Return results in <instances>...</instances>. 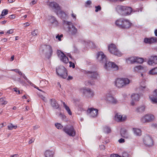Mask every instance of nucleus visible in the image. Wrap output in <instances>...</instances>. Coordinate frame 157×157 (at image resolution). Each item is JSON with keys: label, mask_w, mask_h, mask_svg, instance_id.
Listing matches in <instances>:
<instances>
[{"label": "nucleus", "mask_w": 157, "mask_h": 157, "mask_svg": "<svg viewBox=\"0 0 157 157\" xmlns=\"http://www.w3.org/2000/svg\"><path fill=\"white\" fill-rule=\"evenodd\" d=\"M80 91L88 97H92L94 95L93 91L89 88H82L80 89Z\"/></svg>", "instance_id": "12"}, {"label": "nucleus", "mask_w": 157, "mask_h": 157, "mask_svg": "<svg viewBox=\"0 0 157 157\" xmlns=\"http://www.w3.org/2000/svg\"><path fill=\"white\" fill-rule=\"evenodd\" d=\"M83 106V104L81 103L79 105H78V111H80L81 112L84 111V109L82 107Z\"/></svg>", "instance_id": "39"}, {"label": "nucleus", "mask_w": 157, "mask_h": 157, "mask_svg": "<svg viewBox=\"0 0 157 157\" xmlns=\"http://www.w3.org/2000/svg\"><path fill=\"white\" fill-rule=\"evenodd\" d=\"M17 127L16 125H13L12 124H10V125H8V129L9 130H12L13 128L15 129L17 128Z\"/></svg>", "instance_id": "34"}, {"label": "nucleus", "mask_w": 157, "mask_h": 157, "mask_svg": "<svg viewBox=\"0 0 157 157\" xmlns=\"http://www.w3.org/2000/svg\"><path fill=\"white\" fill-rule=\"evenodd\" d=\"M63 131L66 134L70 136H74L75 134V131L72 126L67 125L63 128Z\"/></svg>", "instance_id": "8"}, {"label": "nucleus", "mask_w": 157, "mask_h": 157, "mask_svg": "<svg viewBox=\"0 0 157 157\" xmlns=\"http://www.w3.org/2000/svg\"><path fill=\"white\" fill-rule=\"evenodd\" d=\"M13 90H14V91L15 92L17 93L18 94H21L20 92V91L18 90L17 88H14Z\"/></svg>", "instance_id": "46"}, {"label": "nucleus", "mask_w": 157, "mask_h": 157, "mask_svg": "<svg viewBox=\"0 0 157 157\" xmlns=\"http://www.w3.org/2000/svg\"><path fill=\"white\" fill-rule=\"evenodd\" d=\"M34 141V139H33H33H32L29 141V144H31Z\"/></svg>", "instance_id": "58"}, {"label": "nucleus", "mask_w": 157, "mask_h": 157, "mask_svg": "<svg viewBox=\"0 0 157 157\" xmlns=\"http://www.w3.org/2000/svg\"><path fill=\"white\" fill-rule=\"evenodd\" d=\"M128 60L131 63L136 62V57H132L128 58Z\"/></svg>", "instance_id": "32"}, {"label": "nucleus", "mask_w": 157, "mask_h": 157, "mask_svg": "<svg viewBox=\"0 0 157 157\" xmlns=\"http://www.w3.org/2000/svg\"><path fill=\"white\" fill-rule=\"evenodd\" d=\"M95 8L96 9L95 10V11L96 12H98L99 11H100L101 9V7L100 6H95Z\"/></svg>", "instance_id": "42"}, {"label": "nucleus", "mask_w": 157, "mask_h": 157, "mask_svg": "<svg viewBox=\"0 0 157 157\" xmlns=\"http://www.w3.org/2000/svg\"><path fill=\"white\" fill-rule=\"evenodd\" d=\"M24 25H25V27H27L29 26V23L27 22L24 24Z\"/></svg>", "instance_id": "62"}, {"label": "nucleus", "mask_w": 157, "mask_h": 157, "mask_svg": "<svg viewBox=\"0 0 157 157\" xmlns=\"http://www.w3.org/2000/svg\"><path fill=\"white\" fill-rule=\"evenodd\" d=\"M116 10L119 14L124 16L130 15L132 11L131 7L121 5L117 6L116 7Z\"/></svg>", "instance_id": "2"}, {"label": "nucleus", "mask_w": 157, "mask_h": 157, "mask_svg": "<svg viewBox=\"0 0 157 157\" xmlns=\"http://www.w3.org/2000/svg\"><path fill=\"white\" fill-rule=\"evenodd\" d=\"M92 3L91 1L90 0H88L86 3L85 6H87L88 5H90Z\"/></svg>", "instance_id": "47"}, {"label": "nucleus", "mask_w": 157, "mask_h": 157, "mask_svg": "<svg viewBox=\"0 0 157 157\" xmlns=\"http://www.w3.org/2000/svg\"><path fill=\"white\" fill-rule=\"evenodd\" d=\"M64 23L67 24V32L70 36H74L77 33V29L73 25L71 22L64 21Z\"/></svg>", "instance_id": "5"}, {"label": "nucleus", "mask_w": 157, "mask_h": 157, "mask_svg": "<svg viewBox=\"0 0 157 157\" xmlns=\"http://www.w3.org/2000/svg\"><path fill=\"white\" fill-rule=\"evenodd\" d=\"M98 110L97 109L91 108L88 109L87 111V113L90 117H94L98 115Z\"/></svg>", "instance_id": "13"}, {"label": "nucleus", "mask_w": 157, "mask_h": 157, "mask_svg": "<svg viewBox=\"0 0 157 157\" xmlns=\"http://www.w3.org/2000/svg\"><path fill=\"white\" fill-rule=\"evenodd\" d=\"M57 54L58 57L60 58L61 61L65 63H68L69 61L68 58L66 56L64 53L61 51L58 50Z\"/></svg>", "instance_id": "14"}, {"label": "nucleus", "mask_w": 157, "mask_h": 157, "mask_svg": "<svg viewBox=\"0 0 157 157\" xmlns=\"http://www.w3.org/2000/svg\"><path fill=\"white\" fill-rule=\"evenodd\" d=\"M97 58L100 63H105L104 67L107 70L109 71L113 69L114 70H117L118 69V66L115 63L107 60L106 56L103 52H98L97 55Z\"/></svg>", "instance_id": "1"}, {"label": "nucleus", "mask_w": 157, "mask_h": 157, "mask_svg": "<svg viewBox=\"0 0 157 157\" xmlns=\"http://www.w3.org/2000/svg\"><path fill=\"white\" fill-rule=\"evenodd\" d=\"M56 127L58 129H61L63 127V126L60 123H57L55 124Z\"/></svg>", "instance_id": "38"}, {"label": "nucleus", "mask_w": 157, "mask_h": 157, "mask_svg": "<svg viewBox=\"0 0 157 157\" xmlns=\"http://www.w3.org/2000/svg\"><path fill=\"white\" fill-rule=\"evenodd\" d=\"M132 24L128 19H124L122 27V29L129 28L132 25Z\"/></svg>", "instance_id": "19"}, {"label": "nucleus", "mask_w": 157, "mask_h": 157, "mask_svg": "<svg viewBox=\"0 0 157 157\" xmlns=\"http://www.w3.org/2000/svg\"><path fill=\"white\" fill-rule=\"evenodd\" d=\"M110 157H121L117 154H112L110 155Z\"/></svg>", "instance_id": "52"}, {"label": "nucleus", "mask_w": 157, "mask_h": 157, "mask_svg": "<svg viewBox=\"0 0 157 157\" xmlns=\"http://www.w3.org/2000/svg\"><path fill=\"white\" fill-rule=\"evenodd\" d=\"M85 73L87 74V76L92 79H96L98 75V73L96 72L86 71Z\"/></svg>", "instance_id": "16"}, {"label": "nucleus", "mask_w": 157, "mask_h": 157, "mask_svg": "<svg viewBox=\"0 0 157 157\" xmlns=\"http://www.w3.org/2000/svg\"><path fill=\"white\" fill-rule=\"evenodd\" d=\"M157 40L156 37H152L150 38H145L144 39V42L146 43L152 44L156 42Z\"/></svg>", "instance_id": "21"}, {"label": "nucleus", "mask_w": 157, "mask_h": 157, "mask_svg": "<svg viewBox=\"0 0 157 157\" xmlns=\"http://www.w3.org/2000/svg\"><path fill=\"white\" fill-rule=\"evenodd\" d=\"M115 86L119 88L124 87L130 83V80L127 78H118L115 81Z\"/></svg>", "instance_id": "3"}, {"label": "nucleus", "mask_w": 157, "mask_h": 157, "mask_svg": "<svg viewBox=\"0 0 157 157\" xmlns=\"http://www.w3.org/2000/svg\"><path fill=\"white\" fill-rule=\"evenodd\" d=\"M120 132L122 136L124 138L127 137L128 134L126 129L124 128H121V130Z\"/></svg>", "instance_id": "27"}, {"label": "nucleus", "mask_w": 157, "mask_h": 157, "mask_svg": "<svg viewBox=\"0 0 157 157\" xmlns=\"http://www.w3.org/2000/svg\"><path fill=\"white\" fill-rule=\"evenodd\" d=\"M108 50L110 52L118 56H121V53L117 48L116 45L114 44H111L109 45L108 47Z\"/></svg>", "instance_id": "7"}, {"label": "nucleus", "mask_w": 157, "mask_h": 157, "mask_svg": "<svg viewBox=\"0 0 157 157\" xmlns=\"http://www.w3.org/2000/svg\"><path fill=\"white\" fill-rule=\"evenodd\" d=\"M148 64L154 65L157 63V56H151L148 62Z\"/></svg>", "instance_id": "20"}, {"label": "nucleus", "mask_w": 157, "mask_h": 157, "mask_svg": "<svg viewBox=\"0 0 157 157\" xmlns=\"http://www.w3.org/2000/svg\"><path fill=\"white\" fill-rule=\"evenodd\" d=\"M40 50L45 54V57L48 59L51 57L52 55V50L50 45H44L41 46Z\"/></svg>", "instance_id": "4"}, {"label": "nucleus", "mask_w": 157, "mask_h": 157, "mask_svg": "<svg viewBox=\"0 0 157 157\" xmlns=\"http://www.w3.org/2000/svg\"><path fill=\"white\" fill-rule=\"evenodd\" d=\"M7 103V102L6 101H4L3 102L1 103V105H3L6 104Z\"/></svg>", "instance_id": "56"}, {"label": "nucleus", "mask_w": 157, "mask_h": 157, "mask_svg": "<svg viewBox=\"0 0 157 157\" xmlns=\"http://www.w3.org/2000/svg\"><path fill=\"white\" fill-rule=\"evenodd\" d=\"M57 74L61 77L65 78L67 76V73L66 68L63 66H60L56 69Z\"/></svg>", "instance_id": "6"}, {"label": "nucleus", "mask_w": 157, "mask_h": 157, "mask_svg": "<svg viewBox=\"0 0 157 157\" xmlns=\"http://www.w3.org/2000/svg\"><path fill=\"white\" fill-rule=\"evenodd\" d=\"M19 69H12L11 70V71H14L15 72H17H17L18 71H19Z\"/></svg>", "instance_id": "59"}, {"label": "nucleus", "mask_w": 157, "mask_h": 157, "mask_svg": "<svg viewBox=\"0 0 157 157\" xmlns=\"http://www.w3.org/2000/svg\"><path fill=\"white\" fill-rule=\"evenodd\" d=\"M70 65L69 67H72L73 68H75V66L74 63L72 62L71 61L69 62Z\"/></svg>", "instance_id": "44"}, {"label": "nucleus", "mask_w": 157, "mask_h": 157, "mask_svg": "<svg viewBox=\"0 0 157 157\" xmlns=\"http://www.w3.org/2000/svg\"><path fill=\"white\" fill-rule=\"evenodd\" d=\"M53 153L49 150H47L45 153V157H53Z\"/></svg>", "instance_id": "28"}, {"label": "nucleus", "mask_w": 157, "mask_h": 157, "mask_svg": "<svg viewBox=\"0 0 157 157\" xmlns=\"http://www.w3.org/2000/svg\"><path fill=\"white\" fill-rule=\"evenodd\" d=\"M146 67H143L141 65L135 67L134 68V71L136 72L144 71L146 69Z\"/></svg>", "instance_id": "23"}, {"label": "nucleus", "mask_w": 157, "mask_h": 157, "mask_svg": "<svg viewBox=\"0 0 157 157\" xmlns=\"http://www.w3.org/2000/svg\"><path fill=\"white\" fill-rule=\"evenodd\" d=\"M115 120L118 121H125L126 117L125 115H121L119 113H117L114 117Z\"/></svg>", "instance_id": "17"}, {"label": "nucleus", "mask_w": 157, "mask_h": 157, "mask_svg": "<svg viewBox=\"0 0 157 157\" xmlns=\"http://www.w3.org/2000/svg\"><path fill=\"white\" fill-rule=\"evenodd\" d=\"M50 21L52 24H54L55 25H57L58 22L56 20L54 17L51 16L49 19Z\"/></svg>", "instance_id": "30"}, {"label": "nucleus", "mask_w": 157, "mask_h": 157, "mask_svg": "<svg viewBox=\"0 0 157 157\" xmlns=\"http://www.w3.org/2000/svg\"><path fill=\"white\" fill-rule=\"evenodd\" d=\"M104 131L105 132L108 133H110L111 131L110 128L107 126H105L104 127Z\"/></svg>", "instance_id": "35"}, {"label": "nucleus", "mask_w": 157, "mask_h": 157, "mask_svg": "<svg viewBox=\"0 0 157 157\" xmlns=\"http://www.w3.org/2000/svg\"><path fill=\"white\" fill-rule=\"evenodd\" d=\"M71 16L73 17L74 18H75V20L76 19V15L74 13L72 14Z\"/></svg>", "instance_id": "61"}, {"label": "nucleus", "mask_w": 157, "mask_h": 157, "mask_svg": "<svg viewBox=\"0 0 157 157\" xmlns=\"http://www.w3.org/2000/svg\"><path fill=\"white\" fill-rule=\"evenodd\" d=\"M145 106L144 105H142L138 107L136 109V111L137 113H141L145 111Z\"/></svg>", "instance_id": "25"}, {"label": "nucleus", "mask_w": 157, "mask_h": 157, "mask_svg": "<svg viewBox=\"0 0 157 157\" xmlns=\"http://www.w3.org/2000/svg\"><path fill=\"white\" fill-rule=\"evenodd\" d=\"M38 30L37 29H35L33 32H31V34L33 36H35L37 35L38 33Z\"/></svg>", "instance_id": "40"}, {"label": "nucleus", "mask_w": 157, "mask_h": 157, "mask_svg": "<svg viewBox=\"0 0 157 157\" xmlns=\"http://www.w3.org/2000/svg\"><path fill=\"white\" fill-rule=\"evenodd\" d=\"M51 106L54 109H59L60 110L61 108H59V106L56 101L55 99H52L50 101Z\"/></svg>", "instance_id": "18"}, {"label": "nucleus", "mask_w": 157, "mask_h": 157, "mask_svg": "<svg viewBox=\"0 0 157 157\" xmlns=\"http://www.w3.org/2000/svg\"><path fill=\"white\" fill-rule=\"evenodd\" d=\"M154 118L155 117L153 115L147 114L141 118L140 121L143 123H148L153 121Z\"/></svg>", "instance_id": "10"}, {"label": "nucleus", "mask_w": 157, "mask_h": 157, "mask_svg": "<svg viewBox=\"0 0 157 157\" xmlns=\"http://www.w3.org/2000/svg\"><path fill=\"white\" fill-rule=\"evenodd\" d=\"M118 141L120 143H122L125 142V140L124 139L121 138Z\"/></svg>", "instance_id": "51"}, {"label": "nucleus", "mask_w": 157, "mask_h": 157, "mask_svg": "<svg viewBox=\"0 0 157 157\" xmlns=\"http://www.w3.org/2000/svg\"><path fill=\"white\" fill-rule=\"evenodd\" d=\"M8 10L6 9L3 10L2 12V13L1 15V16L3 17L6 15L8 14Z\"/></svg>", "instance_id": "36"}, {"label": "nucleus", "mask_w": 157, "mask_h": 157, "mask_svg": "<svg viewBox=\"0 0 157 157\" xmlns=\"http://www.w3.org/2000/svg\"><path fill=\"white\" fill-rule=\"evenodd\" d=\"M100 148L101 149H105V146L103 145H102L100 146Z\"/></svg>", "instance_id": "60"}, {"label": "nucleus", "mask_w": 157, "mask_h": 157, "mask_svg": "<svg viewBox=\"0 0 157 157\" xmlns=\"http://www.w3.org/2000/svg\"><path fill=\"white\" fill-rule=\"evenodd\" d=\"M122 157H128V155L126 152H124L122 153Z\"/></svg>", "instance_id": "49"}, {"label": "nucleus", "mask_w": 157, "mask_h": 157, "mask_svg": "<svg viewBox=\"0 0 157 157\" xmlns=\"http://www.w3.org/2000/svg\"><path fill=\"white\" fill-rule=\"evenodd\" d=\"M15 17V16L14 15H12L9 16V18L10 19H13Z\"/></svg>", "instance_id": "55"}, {"label": "nucleus", "mask_w": 157, "mask_h": 157, "mask_svg": "<svg viewBox=\"0 0 157 157\" xmlns=\"http://www.w3.org/2000/svg\"><path fill=\"white\" fill-rule=\"evenodd\" d=\"M49 6L56 13L58 12L61 9L59 5L55 2H50Z\"/></svg>", "instance_id": "15"}, {"label": "nucleus", "mask_w": 157, "mask_h": 157, "mask_svg": "<svg viewBox=\"0 0 157 157\" xmlns=\"http://www.w3.org/2000/svg\"><path fill=\"white\" fill-rule=\"evenodd\" d=\"M56 13L57 15L61 18H65L66 16V14L63 11H61V9Z\"/></svg>", "instance_id": "24"}, {"label": "nucleus", "mask_w": 157, "mask_h": 157, "mask_svg": "<svg viewBox=\"0 0 157 157\" xmlns=\"http://www.w3.org/2000/svg\"><path fill=\"white\" fill-rule=\"evenodd\" d=\"M59 116L60 118H61L62 120H64L65 121L67 120V119H66V116L61 113H59Z\"/></svg>", "instance_id": "37"}, {"label": "nucleus", "mask_w": 157, "mask_h": 157, "mask_svg": "<svg viewBox=\"0 0 157 157\" xmlns=\"http://www.w3.org/2000/svg\"><path fill=\"white\" fill-rule=\"evenodd\" d=\"M23 78L25 79L26 81L28 82L29 80L28 79L27 77H26L25 74H22V75Z\"/></svg>", "instance_id": "54"}, {"label": "nucleus", "mask_w": 157, "mask_h": 157, "mask_svg": "<svg viewBox=\"0 0 157 157\" xmlns=\"http://www.w3.org/2000/svg\"><path fill=\"white\" fill-rule=\"evenodd\" d=\"M151 100L153 102L155 103H157V98L153 97L151 98Z\"/></svg>", "instance_id": "48"}, {"label": "nucleus", "mask_w": 157, "mask_h": 157, "mask_svg": "<svg viewBox=\"0 0 157 157\" xmlns=\"http://www.w3.org/2000/svg\"><path fill=\"white\" fill-rule=\"evenodd\" d=\"M13 32V30L12 29H10L8 30L7 33L9 34L12 33Z\"/></svg>", "instance_id": "53"}, {"label": "nucleus", "mask_w": 157, "mask_h": 157, "mask_svg": "<svg viewBox=\"0 0 157 157\" xmlns=\"http://www.w3.org/2000/svg\"><path fill=\"white\" fill-rule=\"evenodd\" d=\"M151 126L154 128H157V124L155 123H153L151 125Z\"/></svg>", "instance_id": "45"}, {"label": "nucleus", "mask_w": 157, "mask_h": 157, "mask_svg": "<svg viewBox=\"0 0 157 157\" xmlns=\"http://www.w3.org/2000/svg\"><path fill=\"white\" fill-rule=\"evenodd\" d=\"M144 144L147 147H151L153 145V140L149 135H146L143 139Z\"/></svg>", "instance_id": "11"}, {"label": "nucleus", "mask_w": 157, "mask_h": 157, "mask_svg": "<svg viewBox=\"0 0 157 157\" xmlns=\"http://www.w3.org/2000/svg\"><path fill=\"white\" fill-rule=\"evenodd\" d=\"M17 154H15L13 155H11L10 156V157H17Z\"/></svg>", "instance_id": "63"}, {"label": "nucleus", "mask_w": 157, "mask_h": 157, "mask_svg": "<svg viewBox=\"0 0 157 157\" xmlns=\"http://www.w3.org/2000/svg\"><path fill=\"white\" fill-rule=\"evenodd\" d=\"M140 88L143 91H145L147 90L146 89V87L145 86H141Z\"/></svg>", "instance_id": "50"}, {"label": "nucleus", "mask_w": 157, "mask_h": 157, "mask_svg": "<svg viewBox=\"0 0 157 157\" xmlns=\"http://www.w3.org/2000/svg\"><path fill=\"white\" fill-rule=\"evenodd\" d=\"M155 34L156 36H157V29H156L155 31Z\"/></svg>", "instance_id": "64"}, {"label": "nucleus", "mask_w": 157, "mask_h": 157, "mask_svg": "<svg viewBox=\"0 0 157 157\" xmlns=\"http://www.w3.org/2000/svg\"><path fill=\"white\" fill-rule=\"evenodd\" d=\"M132 130L134 134L137 136H140L141 135V131L140 129L133 128Z\"/></svg>", "instance_id": "26"}, {"label": "nucleus", "mask_w": 157, "mask_h": 157, "mask_svg": "<svg viewBox=\"0 0 157 157\" xmlns=\"http://www.w3.org/2000/svg\"><path fill=\"white\" fill-rule=\"evenodd\" d=\"M63 37V34H61L60 35H59V34H58L56 36V38L58 39V40L59 41H60V40H61V37Z\"/></svg>", "instance_id": "43"}, {"label": "nucleus", "mask_w": 157, "mask_h": 157, "mask_svg": "<svg viewBox=\"0 0 157 157\" xmlns=\"http://www.w3.org/2000/svg\"><path fill=\"white\" fill-rule=\"evenodd\" d=\"M104 99L107 103L115 105L117 103L118 101L110 93L107 94L105 96Z\"/></svg>", "instance_id": "9"}, {"label": "nucleus", "mask_w": 157, "mask_h": 157, "mask_svg": "<svg viewBox=\"0 0 157 157\" xmlns=\"http://www.w3.org/2000/svg\"><path fill=\"white\" fill-rule=\"evenodd\" d=\"M124 18H121L115 21V24L119 28L122 29L124 20Z\"/></svg>", "instance_id": "22"}, {"label": "nucleus", "mask_w": 157, "mask_h": 157, "mask_svg": "<svg viewBox=\"0 0 157 157\" xmlns=\"http://www.w3.org/2000/svg\"><path fill=\"white\" fill-rule=\"evenodd\" d=\"M131 97L132 100L138 101L139 99L140 96L138 94H133L132 95Z\"/></svg>", "instance_id": "29"}, {"label": "nucleus", "mask_w": 157, "mask_h": 157, "mask_svg": "<svg viewBox=\"0 0 157 157\" xmlns=\"http://www.w3.org/2000/svg\"><path fill=\"white\" fill-rule=\"evenodd\" d=\"M144 59L143 58L136 57V62L139 63H142L144 62Z\"/></svg>", "instance_id": "31"}, {"label": "nucleus", "mask_w": 157, "mask_h": 157, "mask_svg": "<svg viewBox=\"0 0 157 157\" xmlns=\"http://www.w3.org/2000/svg\"><path fill=\"white\" fill-rule=\"evenodd\" d=\"M149 73L151 75H155L157 74V67L151 70Z\"/></svg>", "instance_id": "33"}, {"label": "nucleus", "mask_w": 157, "mask_h": 157, "mask_svg": "<svg viewBox=\"0 0 157 157\" xmlns=\"http://www.w3.org/2000/svg\"><path fill=\"white\" fill-rule=\"evenodd\" d=\"M65 108L66 110L68 112V114L70 115H72V112L71 111L69 108L67 106H66V107H65Z\"/></svg>", "instance_id": "41"}, {"label": "nucleus", "mask_w": 157, "mask_h": 157, "mask_svg": "<svg viewBox=\"0 0 157 157\" xmlns=\"http://www.w3.org/2000/svg\"><path fill=\"white\" fill-rule=\"evenodd\" d=\"M39 126L38 125H35V126L33 127V129L34 130H36L39 128Z\"/></svg>", "instance_id": "57"}]
</instances>
